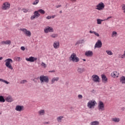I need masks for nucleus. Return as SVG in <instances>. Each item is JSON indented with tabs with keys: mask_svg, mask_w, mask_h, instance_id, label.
Masks as SVG:
<instances>
[{
	"mask_svg": "<svg viewBox=\"0 0 125 125\" xmlns=\"http://www.w3.org/2000/svg\"><path fill=\"white\" fill-rule=\"evenodd\" d=\"M90 125H99L100 122L97 121H93V122H91Z\"/></svg>",
	"mask_w": 125,
	"mask_h": 125,
	"instance_id": "nucleus-23",
	"label": "nucleus"
},
{
	"mask_svg": "<svg viewBox=\"0 0 125 125\" xmlns=\"http://www.w3.org/2000/svg\"><path fill=\"white\" fill-rule=\"evenodd\" d=\"M25 60L26 61H27V62H35V61L38 60V58L34 57H30L29 58H25Z\"/></svg>",
	"mask_w": 125,
	"mask_h": 125,
	"instance_id": "nucleus-12",
	"label": "nucleus"
},
{
	"mask_svg": "<svg viewBox=\"0 0 125 125\" xmlns=\"http://www.w3.org/2000/svg\"><path fill=\"white\" fill-rule=\"evenodd\" d=\"M21 50H22L23 51H24L25 50V47H24V46H21Z\"/></svg>",
	"mask_w": 125,
	"mask_h": 125,
	"instance_id": "nucleus-43",
	"label": "nucleus"
},
{
	"mask_svg": "<svg viewBox=\"0 0 125 125\" xmlns=\"http://www.w3.org/2000/svg\"><path fill=\"white\" fill-rule=\"evenodd\" d=\"M58 81H59V77H54L51 81V83L53 84L55 82H58Z\"/></svg>",
	"mask_w": 125,
	"mask_h": 125,
	"instance_id": "nucleus-19",
	"label": "nucleus"
},
{
	"mask_svg": "<svg viewBox=\"0 0 125 125\" xmlns=\"http://www.w3.org/2000/svg\"><path fill=\"white\" fill-rule=\"evenodd\" d=\"M78 98H79V99H82V98H83V95H78Z\"/></svg>",
	"mask_w": 125,
	"mask_h": 125,
	"instance_id": "nucleus-44",
	"label": "nucleus"
},
{
	"mask_svg": "<svg viewBox=\"0 0 125 125\" xmlns=\"http://www.w3.org/2000/svg\"><path fill=\"white\" fill-rule=\"evenodd\" d=\"M117 32L113 31L111 34L112 38H114V37H116V36H117Z\"/></svg>",
	"mask_w": 125,
	"mask_h": 125,
	"instance_id": "nucleus-36",
	"label": "nucleus"
},
{
	"mask_svg": "<svg viewBox=\"0 0 125 125\" xmlns=\"http://www.w3.org/2000/svg\"><path fill=\"white\" fill-rule=\"evenodd\" d=\"M105 52L108 55H113V52L110 50H106Z\"/></svg>",
	"mask_w": 125,
	"mask_h": 125,
	"instance_id": "nucleus-34",
	"label": "nucleus"
},
{
	"mask_svg": "<svg viewBox=\"0 0 125 125\" xmlns=\"http://www.w3.org/2000/svg\"><path fill=\"white\" fill-rule=\"evenodd\" d=\"M103 21H106V20H101L98 19L97 20V24H100L102 23V22H103Z\"/></svg>",
	"mask_w": 125,
	"mask_h": 125,
	"instance_id": "nucleus-28",
	"label": "nucleus"
},
{
	"mask_svg": "<svg viewBox=\"0 0 125 125\" xmlns=\"http://www.w3.org/2000/svg\"><path fill=\"white\" fill-rule=\"evenodd\" d=\"M94 35H95L97 37H99V34L98 33H97L96 32H95Z\"/></svg>",
	"mask_w": 125,
	"mask_h": 125,
	"instance_id": "nucleus-45",
	"label": "nucleus"
},
{
	"mask_svg": "<svg viewBox=\"0 0 125 125\" xmlns=\"http://www.w3.org/2000/svg\"><path fill=\"white\" fill-rule=\"evenodd\" d=\"M28 83V81L27 80H21L20 82V83L21 84H23L24 83Z\"/></svg>",
	"mask_w": 125,
	"mask_h": 125,
	"instance_id": "nucleus-38",
	"label": "nucleus"
},
{
	"mask_svg": "<svg viewBox=\"0 0 125 125\" xmlns=\"http://www.w3.org/2000/svg\"><path fill=\"white\" fill-rule=\"evenodd\" d=\"M2 10H8L10 8V3L8 2H4L1 5Z\"/></svg>",
	"mask_w": 125,
	"mask_h": 125,
	"instance_id": "nucleus-5",
	"label": "nucleus"
},
{
	"mask_svg": "<svg viewBox=\"0 0 125 125\" xmlns=\"http://www.w3.org/2000/svg\"><path fill=\"white\" fill-rule=\"evenodd\" d=\"M112 122H114V123H119L120 122V120L119 118H113L111 119Z\"/></svg>",
	"mask_w": 125,
	"mask_h": 125,
	"instance_id": "nucleus-24",
	"label": "nucleus"
},
{
	"mask_svg": "<svg viewBox=\"0 0 125 125\" xmlns=\"http://www.w3.org/2000/svg\"><path fill=\"white\" fill-rule=\"evenodd\" d=\"M98 109L99 111H104L105 110V107L104 106V103L100 101L98 104Z\"/></svg>",
	"mask_w": 125,
	"mask_h": 125,
	"instance_id": "nucleus-10",
	"label": "nucleus"
},
{
	"mask_svg": "<svg viewBox=\"0 0 125 125\" xmlns=\"http://www.w3.org/2000/svg\"><path fill=\"white\" fill-rule=\"evenodd\" d=\"M60 13H61V14L62 13V11H60Z\"/></svg>",
	"mask_w": 125,
	"mask_h": 125,
	"instance_id": "nucleus-54",
	"label": "nucleus"
},
{
	"mask_svg": "<svg viewBox=\"0 0 125 125\" xmlns=\"http://www.w3.org/2000/svg\"><path fill=\"white\" fill-rule=\"evenodd\" d=\"M5 62V66L10 70H13V66L11 64L12 63H13V61L11 59H7L4 61Z\"/></svg>",
	"mask_w": 125,
	"mask_h": 125,
	"instance_id": "nucleus-1",
	"label": "nucleus"
},
{
	"mask_svg": "<svg viewBox=\"0 0 125 125\" xmlns=\"http://www.w3.org/2000/svg\"><path fill=\"white\" fill-rule=\"evenodd\" d=\"M64 117L63 116H59L57 118V121L58 122V123H62V119H63Z\"/></svg>",
	"mask_w": 125,
	"mask_h": 125,
	"instance_id": "nucleus-25",
	"label": "nucleus"
},
{
	"mask_svg": "<svg viewBox=\"0 0 125 125\" xmlns=\"http://www.w3.org/2000/svg\"><path fill=\"white\" fill-rule=\"evenodd\" d=\"M111 18H112V16H110V17H108L106 20H106H109V19H111Z\"/></svg>",
	"mask_w": 125,
	"mask_h": 125,
	"instance_id": "nucleus-50",
	"label": "nucleus"
},
{
	"mask_svg": "<svg viewBox=\"0 0 125 125\" xmlns=\"http://www.w3.org/2000/svg\"><path fill=\"white\" fill-rule=\"evenodd\" d=\"M49 73H55V70L49 71Z\"/></svg>",
	"mask_w": 125,
	"mask_h": 125,
	"instance_id": "nucleus-51",
	"label": "nucleus"
},
{
	"mask_svg": "<svg viewBox=\"0 0 125 125\" xmlns=\"http://www.w3.org/2000/svg\"><path fill=\"white\" fill-rule=\"evenodd\" d=\"M122 9L124 13H125V4H123L122 5Z\"/></svg>",
	"mask_w": 125,
	"mask_h": 125,
	"instance_id": "nucleus-37",
	"label": "nucleus"
},
{
	"mask_svg": "<svg viewBox=\"0 0 125 125\" xmlns=\"http://www.w3.org/2000/svg\"><path fill=\"white\" fill-rule=\"evenodd\" d=\"M38 12L41 14H45V11L42 9L38 10Z\"/></svg>",
	"mask_w": 125,
	"mask_h": 125,
	"instance_id": "nucleus-31",
	"label": "nucleus"
},
{
	"mask_svg": "<svg viewBox=\"0 0 125 125\" xmlns=\"http://www.w3.org/2000/svg\"><path fill=\"white\" fill-rule=\"evenodd\" d=\"M96 103V101H94V100H90L87 104V106L89 109H92L95 107Z\"/></svg>",
	"mask_w": 125,
	"mask_h": 125,
	"instance_id": "nucleus-3",
	"label": "nucleus"
},
{
	"mask_svg": "<svg viewBox=\"0 0 125 125\" xmlns=\"http://www.w3.org/2000/svg\"><path fill=\"white\" fill-rule=\"evenodd\" d=\"M0 102L4 103L5 102V100L2 96H0Z\"/></svg>",
	"mask_w": 125,
	"mask_h": 125,
	"instance_id": "nucleus-30",
	"label": "nucleus"
},
{
	"mask_svg": "<svg viewBox=\"0 0 125 125\" xmlns=\"http://www.w3.org/2000/svg\"><path fill=\"white\" fill-rule=\"evenodd\" d=\"M41 66H42V67H43V68H46V64H45V63H44V62H42Z\"/></svg>",
	"mask_w": 125,
	"mask_h": 125,
	"instance_id": "nucleus-39",
	"label": "nucleus"
},
{
	"mask_svg": "<svg viewBox=\"0 0 125 125\" xmlns=\"http://www.w3.org/2000/svg\"><path fill=\"white\" fill-rule=\"evenodd\" d=\"M23 12H24V13H27V12H30V10L29 9H25V8H23L21 10Z\"/></svg>",
	"mask_w": 125,
	"mask_h": 125,
	"instance_id": "nucleus-33",
	"label": "nucleus"
},
{
	"mask_svg": "<svg viewBox=\"0 0 125 125\" xmlns=\"http://www.w3.org/2000/svg\"><path fill=\"white\" fill-rule=\"evenodd\" d=\"M120 83L122 84H125V77L122 76L120 79Z\"/></svg>",
	"mask_w": 125,
	"mask_h": 125,
	"instance_id": "nucleus-22",
	"label": "nucleus"
},
{
	"mask_svg": "<svg viewBox=\"0 0 125 125\" xmlns=\"http://www.w3.org/2000/svg\"><path fill=\"white\" fill-rule=\"evenodd\" d=\"M46 18L48 20L51 19V16H48Z\"/></svg>",
	"mask_w": 125,
	"mask_h": 125,
	"instance_id": "nucleus-46",
	"label": "nucleus"
},
{
	"mask_svg": "<svg viewBox=\"0 0 125 125\" xmlns=\"http://www.w3.org/2000/svg\"><path fill=\"white\" fill-rule=\"evenodd\" d=\"M40 81L41 83H48L49 82V79H48V76L41 75L40 77Z\"/></svg>",
	"mask_w": 125,
	"mask_h": 125,
	"instance_id": "nucleus-2",
	"label": "nucleus"
},
{
	"mask_svg": "<svg viewBox=\"0 0 125 125\" xmlns=\"http://www.w3.org/2000/svg\"><path fill=\"white\" fill-rule=\"evenodd\" d=\"M85 55L87 57H92L93 56V52L92 51H86Z\"/></svg>",
	"mask_w": 125,
	"mask_h": 125,
	"instance_id": "nucleus-14",
	"label": "nucleus"
},
{
	"mask_svg": "<svg viewBox=\"0 0 125 125\" xmlns=\"http://www.w3.org/2000/svg\"><path fill=\"white\" fill-rule=\"evenodd\" d=\"M77 72L79 74H82L83 72H85V68L83 67H79L77 69Z\"/></svg>",
	"mask_w": 125,
	"mask_h": 125,
	"instance_id": "nucleus-18",
	"label": "nucleus"
},
{
	"mask_svg": "<svg viewBox=\"0 0 125 125\" xmlns=\"http://www.w3.org/2000/svg\"><path fill=\"white\" fill-rule=\"evenodd\" d=\"M89 33H90V34H95V31H92L90 30V31H89Z\"/></svg>",
	"mask_w": 125,
	"mask_h": 125,
	"instance_id": "nucleus-48",
	"label": "nucleus"
},
{
	"mask_svg": "<svg viewBox=\"0 0 125 125\" xmlns=\"http://www.w3.org/2000/svg\"><path fill=\"white\" fill-rule=\"evenodd\" d=\"M53 32H54L53 28L50 26H47L44 29V32L45 34H47V33H53Z\"/></svg>",
	"mask_w": 125,
	"mask_h": 125,
	"instance_id": "nucleus-8",
	"label": "nucleus"
},
{
	"mask_svg": "<svg viewBox=\"0 0 125 125\" xmlns=\"http://www.w3.org/2000/svg\"><path fill=\"white\" fill-rule=\"evenodd\" d=\"M55 17H56V15H54L53 16H51V19L55 18Z\"/></svg>",
	"mask_w": 125,
	"mask_h": 125,
	"instance_id": "nucleus-47",
	"label": "nucleus"
},
{
	"mask_svg": "<svg viewBox=\"0 0 125 125\" xmlns=\"http://www.w3.org/2000/svg\"><path fill=\"white\" fill-rule=\"evenodd\" d=\"M20 31H21L26 36V37H31L32 36V33L30 30H27L26 28H21Z\"/></svg>",
	"mask_w": 125,
	"mask_h": 125,
	"instance_id": "nucleus-6",
	"label": "nucleus"
},
{
	"mask_svg": "<svg viewBox=\"0 0 125 125\" xmlns=\"http://www.w3.org/2000/svg\"><path fill=\"white\" fill-rule=\"evenodd\" d=\"M15 110L18 112H21V111L24 110V106L22 105H17Z\"/></svg>",
	"mask_w": 125,
	"mask_h": 125,
	"instance_id": "nucleus-15",
	"label": "nucleus"
},
{
	"mask_svg": "<svg viewBox=\"0 0 125 125\" xmlns=\"http://www.w3.org/2000/svg\"><path fill=\"white\" fill-rule=\"evenodd\" d=\"M0 44H2V45L8 44L9 45L11 44V41L10 40L2 41L0 42Z\"/></svg>",
	"mask_w": 125,
	"mask_h": 125,
	"instance_id": "nucleus-17",
	"label": "nucleus"
},
{
	"mask_svg": "<svg viewBox=\"0 0 125 125\" xmlns=\"http://www.w3.org/2000/svg\"><path fill=\"white\" fill-rule=\"evenodd\" d=\"M6 101H7V102H12V101H13V100L12 99V98L10 97H8L5 99Z\"/></svg>",
	"mask_w": 125,
	"mask_h": 125,
	"instance_id": "nucleus-27",
	"label": "nucleus"
},
{
	"mask_svg": "<svg viewBox=\"0 0 125 125\" xmlns=\"http://www.w3.org/2000/svg\"><path fill=\"white\" fill-rule=\"evenodd\" d=\"M83 61H86L85 59H83Z\"/></svg>",
	"mask_w": 125,
	"mask_h": 125,
	"instance_id": "nucleus-55",
	"label": "nucleus"
},
{
	"mask_svg": "<svg viewBox=\"0 0 125 125\" xmlns=\"http://www.w3.org/2000/svg\"><path fill=\"white\" fill-rule=\"evenodd\" d=\"M69 60L72 62H78L80 61V59L77 57V55L75 53H72L69 58Z\"/></svg>",
	"mask_w": 125,
	"mask_h": 125,
	"instance_id": "nucleus-4",
	"label": "nucleus"
},
{
	"mask_svg": "<svg viewBox=\"0 0 125 125\" xmlns=\"http://www.w3.org/2000/svg\"><path fill=\"white\" fill-rule=\"evenodd\" d=\"M105 8V5L104 3L101 2L96 6V9L97 10H103Z\"/></svg>",
	"mask_w": 125,
	"mask_h": 125,
	"instance_id": "nucleus-7",
	"label": "nucleus"
},
{
	"mask_svg": "<svg viewBox=\"0 0 125 125\" xmlns=\"http://www.w3.org/2000/svg\"><path fill=\"white\" fill-rule=\"evenodd\" d=\"M45 114V111L43 109H41L38 111L39 116H44Z\"/></svg>",
	"mask_w": 125,
	"mask_h": 125,
	"instance_id": "nucleus-21",
	"label": "nucleus"
},
{
	"mask_svg": "<svg viewBox=\"0 0 125 125\" xmlns=\"http://www.w3.org/2000/svg\"><path fill=\"white\" fill-rule=\"evenodd\" d=\"M102 79L103 83H107L108 79H107V77H106V76L105 75H102Z\"/></svg>",
	"mask_w": 125,
	"mask_h": 125,
	"instance_id": "nucleus-20",
	"label": "nucleus"
},
{
	"mask_svg": "<svg viewBox=\"0 0 125 125\" xmlns=\"http://www.w3.org/2000/svg\"><path fill=\"white\" fill-rule=\"evenodd\" d=\"M2 59H3L2 57H0V60H2Z\"/></svg>",
	"mask_w": 125,
	"mask_h": 125,
	"instance_id": "nucleus-52",
	"label": "nucleus"
},
{
	"mask_svg": "<svg viewBox=\"0 0 125 125\" xmlns=\"http://www.w3.org/2000/svg\"><path fill=\"white\" fill-rule=\"evenodd\" d=\"M111 76L112 78L114 79H117V78H119V76H120V73L118 71H113L111 74Z\"/></svg>",
	"mask_w": 125,
	"mask_h": 125,
	"instance_id": "nucleus-13",
	"label": "nucleus"
},
{
	"mask_svg": "<svg viewBox=\"0 0 125 125\" xmlns=\"http://www.w3.org/2000/svg\"><path fill=\"white\" fill-rule=\"evenodd\" d=\"M39 0H35V1L32 3V4L33 5H37V4H38V3H39Z\"/></svg>",
	"mask_w": 125,
	"mask_h": 125,
	"instance_id": "nucleus-35",
	"label": "nucleus"
},
{
	"mask_svg": "<svg viewBox=\"0 0 125 125\" xmlns=\"http://www.w3.org/2000/svg\"><path fill=\"white\" fill-rule=\"evenodd\" d=\"M78 43H81V42H78L76 43V44H78Z\"/></svg>",
	"mask_w": 125,
	"mask_h": 125,
	"instance_id": "nucleus-53",
	"label": "nucleus"
},
{
	"mask_svg": "<svg viewBox=\"0 0 125 125\" xmlns=\"http://www.w3.org/2000/svg\"><path fill=\"white\" fill-rule=\"evenodd\" d=\"M0 82H1L2 83H6V84H9V82H7L6 80H4L0 78Z\"/></svg>",
	"mask_w": 125,
	"mask_h": 125,
	"instance_id": "nucleus-32",
	"label": "nucleus"
},
{
	"mask_svg": "<svg viewBox=\"0 0 125 125\" xmlns=\"http://www.w3.org/2000/svg\"><path fill=\"white\" fill-rule=\"evenodd\" d=\"M102 47V42L100 40H98L95 44V48H101Z\"/></svg>",
	"mask_w": 125,
	"mask_h": 125,
	"instance_id": "nucleus-11",
	"label": "nucleus"
},
{
	"mask_svg": "<svg viewBox=\"0 0 125 125\" xmlns=\"http://www.w3.org/2000/svg\"><path fill=\"white\" fill-rule=\"evenodd\" d=\"M34 15L38 18V17H40L41 16V14L39 13V11H35L34 13Z\"/></svg>",
	"mask_w": 125,
	"mask_h": 125,
	"instance_id": "nucleus-26",
	"label": "nucleus"
},
{
	"mask_svg": "<svg viewBox=\"0 0 125 125\" xmlns=\"http://www.w3.org/2000/svg\"><path fill=\"white\" fill-rule=\"evenodd\" d=\"M62 6V5H58L56 6L57 8H59V7H61Z\"/></svg>",
	"mask_w": 125,
	"mask_h": 125,
	"instance_id": "nucleus-49",
	"label": "nucleus"
},
{
	"mask_svg": "<svg viewBox=\"0 0 125 125\" xmlns=\"http://www.w3.org/2000/svg\"><path fill=\"white\" fill-rule=\"evenodd\" d=\"M92 79L93 82H94V83H100V78L97 75H93L92 76Z\"/></svg>",
	"mask_w": 125,
	"mask_h": 125,
	"instance_id": "nucleus-9",
	"label": "nucleus"
},
{
	"mask_svg": "<svg viewBox=\"0 0 125 125\" xmlns=\"http://www.w3.org/2000/svg\"><path fill=\"white\" fill-rule=\"evenodd\" d=\"M58 37V34L53 33L50 35L51 38H57Z\"/></svg>",
	"mask_w": 125,
	"mask_h": 125,
	"instance_id": "nucleus-29",
	"label": "nucleus"
},
{
	"mask_svg": "<svg viewBox=\"0 0 125 125\" xmlns=\"http://www.w3.org/2000/svg\"><path fill=\"white\" fill-rule=\"evenodd\" d=\"M15 58L16 59V61H20V59H21L20 57H17Z\"/></svg>",
	"mask_w": 125,
	"mask_h": 125,
	"instance_id": "nucleus-42",
	"label": "nucleus"
},
{
	"mask_svg": "<svg viewBox=\"0 0 125 125\" xmlns=\"http://www.w3.org/2000/svg\"><path fill=\"white\" fill-rule=\"evenodd\" d=\"M121 58L124 59L125 58V50L124 51L123 55H122Z\"/></svg>",
	"mask_w": 125,
	"mask_h": 125,
	"instance_id": "nucleus-41",
	"label": "nucleus"
},
{
	"mask_svg": "<svg viewBox=\"0 0 125 125\" xmlns=\"http://www.w3.org/2000/svg\"><path fill=\"white\" fill-rule=\"evenodd\" d=\"M36 17H37L35 15H34L33 16H32L30 18L31 20H34V19H35L36 18Z\"/></svg>",
	"mask_w": 125,
	"mask_h": 125,
	"instance_id": "nucleus-40",
	"label": "nucleus"
},
{
	"mask_svg": "<svg viewBox=\"0 0 125 125\" xmlns=\"http://www.w3.org/2000/svg\"><path fill=\"white\" fill-rule=\"evenodd\" d=\"M0 115H1V112L0 111Z\"/></svg>",
	"mask_w": 125,
	"mask_h": 125,
	"instance_id": "nucleus-56",
	"label": "nucleus"
},
{
	"mask_svg": "<svg viewBox=\"0 0 125 125\" xmlns=\"http://www.w3.org/2000/svg\"><path fill=\"white\" fill-rule=\"evenodd\" d=\"M60 45V43L58 41H55V42H54V43L53 44V46L54 48H55V49H57V48H59Z\"/></svg>",
	"mask_w": 125,
	"mask_h": 125,
	"instance_id": "nucleus-16",
	"label": "nucleus"
}]
</instances>
